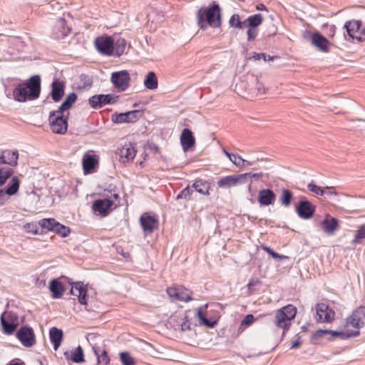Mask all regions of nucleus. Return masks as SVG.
<instances>
[{
    "instance_id": "51",
    "label": "nucleus",
    "mask_w": 365,
    "mask_h": 365,
    "mask_svg": "<svg viewBox=\"0 0 365 365\" xmlns=\"http://www.w3.org/2000/svg\"><path fill=\"white\" fill-rule=\"evenodd\" d=\"M274 58H276V57L271 56L269 55H267L264 53H254L253 56H252V58H253L255 61L263 59L264 61H269L273 60Z\"/></svg>"
},
{
    "instance_id": "63",
    "label": "nucleus",
    "mask_w": 365,
    "mask_h": 365,
    "mask_svg": "<svg viewBox=\"0 0 365 365\" xmlns=\"http://www.w3.org/2000/svg\"><path fill=\"white\" fill-rule=\"evenodd\" d=\"M256 8L257 10H265L266 9V6L262 4H257Z\"/></svg>"
},
{
    "instance_id": "58",
    "label": "nucleus",
    "mask_w": 365,
    "mask_h": 365,
    "mask_svg": "<svg viewBox=\"0 0 365 365\" xmlns=\"http://www.w3.org/2000/svg\"><path fill=\"white\" fill-rule=\"evenodd\" d=\"M246 174H249V181L252 182V179L254 178L255 180H258L259 178H262L264 176V173H246Z\"/></svg>"
},
{
    "instance_id": "14",
    "label": "nucleus",
    "mask_w": 365,
    "mask_h": 365,
    "mask_svg": "<svg viewBox=\"0 0 365 365\" xmlns=\"http://www.w3.org/2000/svg\"><path fill=\"white\" fill-rule=\"evenodd\" d=\"M167 293L170 297L179 301L188 302L192 299V292L184 287H168Z\"/></svg>"
},
{
    "instance_id": "60",
    "label": "nucleus",
    "mask_w": 365,
    "mask_h": 365,
    "mask_svg": "<svg viewBox=\"0 0 365 365\" xmlns=\"http://www.w3.org/2000/svg\"><path fill=\"white\" fill-rule=\"evenodd\" d=\"M25 228L29 232H32L34 234H37V226L33 223H27L25 225Z\"/></svg>"
},
{
    "instance_id": "37",
    "label": "nucleus",
    "mask_w": 365,
    "mask_h": 365,
    "mask_svg": "<svg viewBox=\"0 0 365 365\" xmlns=\"http://www.w3.org/2000/svg\"><path fill=\"white\" fill-rule=\"evenodd\" d=\"M127 42L125 39L123 38H118V39H114V53L115 56L119 57L125 53L126 49Z\"/></svg>"
},
{
    "instance_id": "9",
    "label": "nucleus",
    "mask_w": 365,
    "mask_h": 365,
    "mask_svg": "<svg viewBox=\"0 0 365 365\" xmlns=\"http://www.w3.org/2000/svg\"><path fill=\"white\" fill-rule=\"evenodd\" d=\"M365 306H360L354 309L351 315L346 319V325L354 327L359 331L364 325Z\"/></svg>"
},
{
    "instance_id": "23",
    "label": "nucleus",
    "mask_w": 365,
    "mask_h": 365,
    "mask_svg": "<svg viewBox=\"0 0 365 365\" xmlns=\"http://www.w3.org/2000/svg\"><path fill=\"white\" fill-rule=\"evenodd\" d=\"M180 143L184 152L188 151L195 144V139L192 132L188 129L182 130L180 135Z\"/></svg>"
},
{
    "instance_id": "33",
    "label": "nucleus",
    "mask_w": 365,
    "mask_h": 365,
    "mask_svg": "<svg viewBox=\"0 0 365 365\" xmlns=\"http://www.w3.org/2000/svg\"><path fill=\"white\" fill-rule=\"evenodd\" d=\"M93 351L97 358L98 365H108L110 363V357L105 349L100 346H93Z\"/></svg>"
},
{
    "instance_id": "7",
    "label": "nucleus",
    "mask_w": 365,
    "mask_h": 365,
    "mask_svg": "<svg viewBox=\"0 0 365 365\" xmlns=\"http://www.w3.org/2000/svg\"><path fill=\"white\" fill-rule=\"evenodd\" d=\"M95 46L98 51L105 56H111L114 52V38L104 35L96 38Z\"/></svg>"
},
{
    "instance_id": "2",
    "label": "nucleus",
    "mask_w": 365,
    "mask_h": 365,
    "mask_svg": "<svg viewBox=\"0 0 365 365\" xmlns=\"http://www.w3.org/2000/svg\"><path fill=\"white\" fill-rule=\"evenodd\" d=\"M197 24L200 29L205 30L208 26L219 28L221 26L220 7L213 4L209 8L201 7L196 14Z\"/></svg>"
},
{
    "instance_id": "28",
    "label": "nucleus",
    "mask_w": 365,
    "mask_h": 365,
    "mask_svg": "<svg viewBox=\"0 0 365 365\" xmlns=\"http://www.w3.org/2000/svg\"><path fill=\"white\" fill-rule=\"evenodd\" d=\"M49 290L53 299H58L63 296L65 288L59 279H53L49 283Z\"/></svg>"
},
{
    "instance_id": "40",
    "label": "nucleus",
    "mask_w": 365,
    "mask_h": 365,
    "mask_svg": "<svg viewBox=\"0 0 365 365\" xmlns=\"http://www.w3.org/2000/svg\"><path fill=\"white\" fill-rule=\"evenodd\" d=\"M229 24L230 26L239 29H243L248 26L247 19L244 21H241L239 15L237 14H235L231 16Z\"/></svg>"
},
{
    "instance_id": "21",
    "label": "nucleus",
    "mask_w": 365,
    "mask_h": 365,
    "mask_svg": "<svg viewBox=\"0 0 365 365\" xmlns=\"http://www.w3.org/2000/svg\"><path fill=\"white\" fill-rule=\"evenodd\" d=\"M311 42L318 50L325 53L329 51V41L320 33H313L311 36Z\"/></svg>"
},
{
    "instance_id": "55",
    "label": "nucleus",
    "mask_w": 365,
    "mask_h": 365,
    "mask_svg": "<svg viewBox=\"0 0 365 365\" xmlns=\"http://www.w3.org/2000/svg\"><path fill=\"white\" fill-rule=\"evenodd\" d=\"M191 195V191L189 187L184 188L178 195L177 199L187 198Z\"/></svg>"
},
{
    "instance_id": "18",
    "label": "nucleus",
    "mask_w": 365,
    "mask_h": 365,
    "mask_svg": "<svg viewBox=\"0 0 365 365\" xmlns=\"http://www.w3.org/2000/svg\"><path fill=\"white\" fill-rule=\"evenodd\" d=\"M315 211V206H314L308 200H301L297 207V213L298 216L302 219L311 218Z\"/></svg>"
},
{
    "instance_id": "34",
    "label": "nucleus",
    "mask_w": 365,
    "mask_h": 365,
    "mask_svg": "<svg viewBox=\"0 0 365 365\" xmlns=\"http://www.w3.org/2000/svg\"><path fill=\"white\" fill-rule=\"evenodd\" d=\"M196 317L197 318V320L200 325H203L209 328H213L215 325L217 324L216 321H211L205 317V315L204 314L203 307H200L197 309Z\"/></svg>"
},
{
    "instance_id": "25",
    "label": "nucleus",
    "mask_w": 365,
    "mask_h": 365,
    "mask_svg": "<svg viewBox=\"0 0 365 365\" xmlns=\"http://www.w3.org/2000/svg\"><path fill=\"white\" fill-rule=\"evenodd\" d=\"M65 83L55 78L51 83V96L53 101L58 102L64 95Z\"/></svg>"
},
{
    "instance_id": "49",
    "label": "nucleus",
    "mask_w": 365,
    "mask_h": 365,
    "mask_svg": "<svg viewBox=\"0 0 365 365\" xmlns=\"http://www.w3.org/2000/svg\"><path fill=\"white\" fill-rule=\"evenodd\" d=\"M328 334V329H319L312 336V341L314 344L318 343V341L324 337V335Z\"/></svg>"
},
{
    "instance_id": "44",
    "label": "nucleus",
    "mask_w": 365,
    "mask_h": 365,
    "mask_svg": "<svg viewBox=\"0 0 365 365\" xmlns=\"http://www.w3.org/2000/svg\"><path fill=\"white\" fill-rule=\"evenodd\" d=\"M263 18L261 14H256L252 16H250L247 19L248 26L251 28H255L260 25L262 22Z\"/></svg>"
},
{
    "instance_id": "42",
    "label": "nucleus",
    "mask_w": 365,
    "mask_h": 365,
    "mask_svg": "<svg viewBox=\"0 0 365 365\" xmlns=\"http://www.w3.org/2000/svg\"><path fill=\"white\" fill-rule=\"evenodd\" d=\"M13 173L14 170L11 168H0V187L5 184Z\"/></svg>"
},
{
    "instance_id": "26",
    "label": "nucleus",
    "mask_w": 365,
    "mask_h": 365,
    "mask_svg": "<svg viewBox=\"0 0 365 365\" xmlns=\"http://www.w3.org/2000/svg\"><path fill=\"white\" fill-rule=\"evenodd\" d=\"M20 182L17 176L12 177L11 180V184L4 190L0 189V201H4L6 197V195L9 196L15 195L19 189Z\"/></svg>"
},
{
    "instance_id": "47",
    "label": "nucleus",
    "mask_w": 365,
    "mask_h": 365,
    "mask_svg": "<svg viewBox=\"0 0 365 365\" xmlns=\"http://www.w3.org/2000/svg\"><path fill=\"white\" fill-rule=\"evenodd\" d=\"M217 184L219 187L230 188V187L233 186L232 176L228 175L222 178L217 181Z\"/></svg>"
},
{
    "instance_id": "31",
    "label": "nucleus",
    "mask_w": 365,
    "mask_h": 365,
    "mask_svg": "<svg viewBox=\"0 0 365 365\" xmlns=\"http://www.w3.org/2000/svg\"><path fill=\"white\" fill-rule=\"evenodd\" d=\"M63 331L56 327H52L49 330L50 340L53 344V348L57 350L63 340Z\"/></svg>"
},
{
    "instance_id": "24",
    "label": "nucleus",
    "mask_w": 365,
    "mask_h": 365,
    "mask_svg": "<svg viewBox=\"0 0 365 365\" xmlns=\"http://www.w3.org/2000/svg\"><path fill=\"white\" fill-rule=\"evenodd\" d=\"M324 232L328 235H334L335 232L339 230V220L327 215L321 222Z\"/></svg>"
},
{
    "instance_id": "46",
    "label": "nucleus",
    "mask_w": 365,
    "mask_h": 365,
    "mask_svg": "<svg viewBox=\"0 0 365 365\" xmlns=\"http://www.w3.org/2000/svg\"><path fill=\"white\" fill-rule=\"evenodd\" d=\"M232 176L233 186L245 184L249 181V174L243 173Z\"/></svg>"
},
{
    "instance_id": "39",
    "label": "nucleus",
    "mask_w": 365,
    "mask_h": 365,
    "mask_svg": "<svg viewBox=\"0 0 365 365\" xmlns=\"http://www.w3.org/2000/svg\"><path fill=\"white\" fill-rule=\"evenodd\" d=\"M144 85L150 90H154L158 88V78L153 71H150L148 73L145 79L144 80Z\"/></svg>"
},
{
    "instance_id": "52",
    "label": "nucleus",
    "mask_w": 365,
    "mask_h": 365,
    "mask_svg": "<svg viewBox=\"0 0 365 365\" xmlns=\"http://www.w3.org/2000/svg\"><path fill=\"white\" fill-rule=\"evenodd\" d=\"M192 329V323L190 322L188 315H185L183 318V322L180 324V329L182 331H190Z\"/></svg>"
},
{
    "instance_id": "8",
    "label": "nucleus",
    "mask_w": 365,
    "mask_h": 365,
    "mask_svg": "<svg viewBox=\"0 0 365 365\" xmlns=\"http://www.w3.org/2000/svg\"><path fill=\"white\" fill-rule=\"evenodd\" d=\"M118 100V96L113 94L94 95L88 98V104L93 109H99L106 105L114 104Z\"/></svg>"
},
{
    "instance_id": "13",
    "label": "nucleus",
    "mask_w": 365,
    "mask_h": 365,
    "mask_svg": "<svg viewBox=\"0 0 365 365\" xmlns=\"http://www.w3.org/2000/svg\"><path fill=\"white\" fill-rule=\"evenodd\" d=\"M16 338L25 347H31L36 342L35 334L31 327H21L16 332Z\"/></svg>"
},
{
    "instance_id": "32",
    "label": "nucleus",
    "mask_w": 365,
    "mask_h": 365,
    "mask_svg": "<svg viewBox=\"0 0 365 365\" xmlns=\"http://www.w3.org/2000/svg\"><path fill=\"white\" fill-rule=\"evenodd\" d=\"M64 356L67 360H71L77 364L85 361L83 351L81 346L76 348L73 354H70L68 351H65Z\"/></svg>"
},
{
    "instance_id": "10",
    "label": "nucleus",
    "mask_w": 365,
    "mask_h": 365,
    "mask_svg": "<svg viewBox=\"0 0 365 365\" xmlns=\"http://www.w3.org/2000/svg\"><path fill=\"white\" fill-rule=\"evenodd\" d=\"M317 322L331 323L334 320L335 312L324 303H319L316 306Z\"/></svg>"
},
{
    "instance_id": "19",
    "label": "nucleus",
    "mask_w": 365,
    "mask_h": 365,
    "mask_svg": "<svg viewBox=\"0 0 365 365\" xmlns=\"http://www.w3.org/2000/svg\"><path fill=\"white\" fill-rule=\"evenodd\" d=\"M140 225L144 232L152 233L158 228V220L148 213H143L140 218Z\"/></svg>"
},
{
    "instance_id": "41",
    "label": "nucleus",
    "mask_w": 365,
    "mask_h": 365,
    "mask_svg": "<svg viewBox=\"0 0 365 365\" xmlns=\"http://www.w3.org/2000/svg\"><path fill=\"white\" fill-rule=\"evenodd\" d=\"M307 187L309 189V191L318 195H320V196H323L324 195H336V192H325L324 189L321 188L320 187L316 185L315 184H314L313 182H310L307 185Z\"/></svg>"
},
{
    "instance_id": "64",
    "label": "nucleus",
    "mask_w": 365,
    "mask_h": 365,
    "mask_svg": "<svg viewBox=\"0 0 365 365\" xmlns=\"http://www.w3.org/2000/svg\"><path fill=\"white\" fill-rule=\"evenodd\" d=\"M223 153L230 160L232 158V155H233V154L227 152L226 150L224 149Z\"/></svg>"
},
{
    "instance_id": "29",
    "label": "nucleus",
    "mask_w": 365,
    "mask_h": 365,
    "mask_svg": "<svg viewBox=\"0 0 365 365\" xmlns=\"http://www.w3.org/2000/svg\"><path fill=\"white\" fill-rule=\"evenodd\" d=\"M3 153V163L4 164H8L11 167L17 165L19 159L18 150H5Z\"/></svg>"
},
{
    "instance_id": "62",
    "label": "nucleus",
    "mask_w": 365,
    "mask_h": 365,
    "mask_svg": "<svg viewBox=\"0 0 365 365\" xmlns=\"http://www.w3.org/2000/svg\"><path fill=\"white\" fill-rule=\"evenodd\" d=\"M299 344H300V341H299V338L297 340H296L292 343V344L290 346V349L297 348L299 346Z\"/></svg>"
},
{
    "instance_id": "5",
    "label": "nucleus",
    "mask_w": 365,
    "mask_h": 365,
    "mask_svg": "<svg viewBox=\"0 0 365 365\" xmlns=\"http://www.w3.org/2000/svg\"><path fill=\"white\" fill-rule=\"evenodd\" d=\"M39 226L43 229L56 232L63 237H67L71 230L68 227L60 224L53 218H44L38 221Z\"/></svg>"
},
{
    "instance_id": "27",
    "label": "nucleus",
    "mask_w": 365,
    "mask_h": 365,
    "mask_svg": "<svg viewBox=\"0 0 365 365\" xmlns=\"http://www.w3.org/2000/svg\"><path fill=\"white\" fill-rule=\"evenodd\" d=\"M118 154L120 156L122 163H125L135 158L136 150L132 144H126L119 149Z\"/></svg>"
},
{
    "instance_id": "30",
    "label": "nucleus",
    "mask_w": 365,
    "mask_h": 365,
    "mask_svg": "<svg viewBox=\"0 0 365 365\" xmlns=\"http://www.w3.org/2000/svg\"><path fill=\"white\" fill-rule=\"evenodd\" d=\"M360 331L358 330H352L347 331H333L328 329V334L331 335L329 340H332L336 337H339L341 339H347L351 337H356L359 335Z\"/></svg>"
},
{
    "instance_id": "20",
    "label": "nucleus",
    "mask_w": 365,
    "mask_h": 365,
    "mask_svg": "<svg viewBox=\"0 0 365 365\" xmlns=\"http://www.w3.org/2000/svg\"><path fill=\"white\" fill-rule=\"evenodd\" d=\"M82 164L84 174H90L98 167V159L96 155L87 153L83 156Z\"/></svg>"
},
{
    "instance_id": "3",
    "label": "nucleus",
    "mask_w": 365,
    "mask_h": 365,
    "mask_svg": "<svg viewBox=\"0 0 365 365\" xmlns=\"http://www.w3.org/2000/svg\"><path fill=\"white\" fill-rule=\"evenodd\" d=\"M297 314V309L292 304L286 305L277 310L274 316V325L283 329V335L289 330L291 326V321Z\"/></svg>"
},
{
    "instance_id": "59",
    "label": "nucleus",
    "mask_w": 365,
    "mask_h": 365,
    "mask_svg": "<svg viewBox=\"0 0 365 365\" xmlns=\"http://www.w3.org/2000/svg\"><path fill=\"white\" fill-rule=\"evenodd\" d=\"M87 289L84 290V292L78 297V302L81 304L86 305L87 304Z\"/></svg>"
},
{
    "instance_id": "22",
    "label": "nucleus",
    "mask_w": 365,
    "mask_h": 365,
    "mask_svg": "<svg viewBox=\"0 0 365 365\" xmlns=\"http://www.w3.org/2000/svg\"><path fill=\"white\" fill-rule=\"evenodd\" d=\"M276 200V195L274 191L269 188L259 190L258 193V202L260 205L269 206L273 205Z\"/></svg>"
},
{
    "instance_id": "50",
    "label": "nucleus",
    "mask_w": 365,
    "mask_h": 365,
    "mask_svg": "<svg viewBox=\"0 0 365 365\" xmlns=\"http://www.w3.org/2000/svg\"><path fill=\"white\" fill-rule=\"evenodd\" d=\"M262 248L263 250L267 252L269 255H270L274 259H285L287 258V257L284 255H281L277 252H275L274 250H272L270 247L266 246V245H262Z\"/></svg>"
},
{
    "instance_id": "12",
    "label": "nucleus",
    "mask_w": 365,
    "mask_h": 365,
    "mask_svg": "<svg viewBox=\"0 0 365 365\" xmlns=\"http://www.w3.org/2000/svg\"><path fill=\"white\" fill-rule=\"evenodd\" d=\"M130 80V74L126 70L114 72L110 78L111 82L120 91H124L128 88Z\"/></svg>"
},
{
    "instance_id": "43",
    "label": "nucleus",
    "mask_w": 365,
    "mask_h": 365,
    "mask_svg": "<svg viewBox=\"0 0 365 365\" xmlns=\"http://www.w3.org/2000/svg\"><path fill=\"white\" fill-rule=\"evenodd\" d=\"M365 239V224L359 226L356 232L354 239L351 240V244H360L362 240Z\"/></svg>"
},
{
    "instance_id": "57",
    "label": "nucleus",
    "mask_w": 365,
    "mask_h": 365,
    "mask_svg": "<svg viewBox=\"0 0 365 365\" xmlns=\"http://www.w3.org/2000/svg\"><path fill=\"white\" fill-rule=\"evenodd\" d=\"M254 320H255V317L252 314H247L242 319V321L241 322V326H243V325L249 326L253 323Z\"/></svg>"
},
{
    "instance_id": "36",
    "label": "nucleus",
    "mask_w": 365,
    "mask_h": 365,
    "mask_svg": "<svg viewBox=\"0 0 365 365\" xmlns=\"http://www.w3.org/2000/svg\"><path fill=\"white\" fill-rule=\"evenodd\" d=\"M192 187L195 189L197 192L205 195H209L210 183L207 180H196L192 184Z\"/></svg>"
},
{
    "instance_id": "38",
    "label": "nucleus",
    "mask_w": 365,
    "mask_h": 365,
    "mask_svg": "<svg viewBox=\"0 0 365 365\" xmlns=\"http://www.w3.org/2000/svg\"><path fill=\"white\" fill-rule=\"evenodd\" d=\"M293 198V193L288 189H282V194L279 197V202L282 205L288 207L290 206Z\"/></svg>"
},
{
    "instance_id": "17",
    "label": "nucleus",
    "mask_w": 365,
    "mask_h": 365,
    "mask_svg": "<svg viewBox=\"0 0 365 365\" xmlns=\"http://www.w3.org/2000/svg\"><path fill=\"white\" fill-rule=\"evenodd\" d=\"M113 205V201L108 198L96 200L93 203V210L101 217L108 215L109 210Z\"/></svg>"
},
{
    "instance_id": "54",
    "label": "nucleus",
    "mask_w": 365,
    "mask_h": 365,
    "mask_svg": "<svg viewBox=\"0 0 365 365\" xmlns=\"http://www.w3.org/2000/svg\"><path fill=\"white\" fill-rule=\"evenodd\" d=\"M251 78H252V81L255 82L256 83V88H257V90L259 93H264L265 92V88H264V85L262 84V83L259 82L258 78L256 76H253V75L251 76Z\"/></svg>"
},
{
    "instance_id": "53",
    "label": "nucleus",
    "mask_w": 365,
    "mask_h": 365,
    "mask_svg": "<svg viewBox=\"0 0 365 365\" xmlns=\"http://www.w3.org/2000/svg\"><path fill=\"white\" fill-rule=\"evenodd\" d=\"M232 158L230 160L234 165L237 167H243L244 159L241 156L233 154Z\"/></svg>"
},
{
    "instance_id": "48",
    "label": "nucleus",
    "mask_w": 365,
    "mask_h": 365,
    "mask_svg": "<svg viewBox=\"0 0 365 365\" xmlns=\"http://www.w3.org/2000/svg\"><path fill=\"white\" fill-rule=\"evenodd\" d=\"M120 359L123 365H134L135 363V359L130 356L128 352H121Z\"/></svg>"
},
{
    "instance_id": "45",
    "label": "nucleus",
    "mask_w": 365,
    "mask_h": 365,
    "mask_svg": "<svg viewBox=\"0 0 365 365\" xmlns=\"http://www.w3.org/2000/svg\"><path fill=\"white\" fill-rule=\"evenodd\" d=\"M86 288L82 282L72 283L71 294L73 296L79 297Z\"/></svg>"
},
{
    "instance_id": "11",
    "label": "nucleus",
    "mask_w": 365,
    "mask_h": 365,
    "mask_svg": "<svg viewBox=\"0 0 365 365\" xmlns=\"http://www.w3.org/2000/svg\"><path fill=\"white\" fill-rule=\"evenodd\" d=\"M142 111L140 110H134L121 113H115L112 115L111 119L116 124L135 123L142 116Z\"/></svg>"
},
{
    "instance_id": "56",
    "label": "nucleus",
    "mask_w": 365,
    "mask_h": 365,
    "mask_svg": "<svg viewBox=\"0 0 365 365\" xmlns=\"http://www.w3.org/2000/svg\"><path fill=\"white\" fill-rule=\"evenodd\" d=\"M247 40L249 41H252L255 38V37L257 35V29L255 28L250 27V29L247 31Z\"/></svg>"
},
{
    "instance_id": "15",
    "label": "nucleus",
    "mask_w": 365,
    "mask_h": 365,
    "mask_svg": "<svg viewBox=\"0 0 365 365\" xmlns=\"http://www.w3.org/2000/svg\"><path fill=\"white\" fill-rule=\"evenodd\" d=\"M71 31L69 26H66V20L59 17L56 19L52 29L51 36L56 39H61L68 35Z\"/></svg>"
},
{
    "instance_id": "16",
    "label": "nucleus",
    "mask_w": 365,
    "mask_h": 365,
    "mask_svg": "<svg viewBox=\"0 0 365 365\" xmlns=\"http://www.w3.org/2000/svg\"><path fill=\"white\" fill-rule=\"evenodd\" d=\"M361 22L360 21H349L344 24L349 36L352 38H356L358 41H363L365 40L361 34L363 30H361Z\"/></svg>"
},
{
    "instance_id": "61",
    "label": "nucleus",
    "mask_w": 365,
    "mask_h": 365,
    "mask_svg": "<svg viewBox=\"0 0 365 365\" xmlns=\"http://www.w3.org/2000/svg\"><path fill=\"white\" fill-rule=\"evenodd\" d=\"M259 283V280L258 279H251L249 280V282L247 284L248 289H250L252 286H255V284Z\"/></svg>"
},
{
    "instance_id": "1",
    "label": "nucleus",
    "mask_w": 365,
    "mask_h": 365,
    "mask_svg": "<svg viewBox=\"0 0 365 365\" xmlns=\"http://www.w3.org/2000/svg\"><path fill=\"white\" fill-rule=\"evenodd\" d=\"M41 93V77L32 76L27 82L19 84L13 91L15 101L25 102L38 98Z\"/></svg>"
},
{
    "instance_id": "4",
    "label": "nucleus",
    "mask_w": 365,
    "mask_h": 365,
    "mask_svg": "<svg viewBox=\"0 0 365 365\" xmlns=\"http://www.w3.org/2000/svg\"><path fill=\"white\" fill-rule=\"evenodd\" d=\"M68 118H64L63 113L52 110L50 112L48 120L52 131L57 134H64L68 129Z\"/></svg>"
},
{
    "instance_id": "35",
    "label": "nucleus",
    "mask_w": 365,
    "mask_h": 365,
    "mask_svg": "<svg viewBox=\"0 0 365 365\" xmlns=\"http://www.w3.org/2000/svg\"><path fill=\"white\" fill-rule=\"evenodd\" d=\"M77 100V95L75 93H69L61 105L58 107V109L56 110L57 112H60V113H63L64 111L68 110L71 108L73 104Z\"/></svg>"
},
{
    "instance_id": "6",
    "label": "nucleus",
    "mask_w": 365,
    "mask_h": 365,
    "mask_svg": "<svg viewBox=\"0 0 365 365\" xmlns=\"http://www.w3.org/2000/svg\"><path fill=\"white\" fill-rule=\"evenodd\" d=\"M1 324L4 333L11 335L19 324V317L12 312H4L1 316Z\"/></svg>"
}]
</instances>
